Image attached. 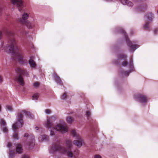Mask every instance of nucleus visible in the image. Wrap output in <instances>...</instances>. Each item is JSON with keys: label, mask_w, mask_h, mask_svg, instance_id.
<instances>
[{"label": "nucleus", "mask_w": 158, "mask_h": 158, "mask_svg": "<svg viewBox=\"0 0 158 158\" xmlns=\"http://www.w3.org/2000/svg\"><path fill=\"white\" fill-rule=\"evenodd\" d=\"M5 33L9 37L8 45L6 48H3L4 42L2 41L0 46L2 50H4L11 53L14 60H17L20 63L25 64L27 63V60L24 58L23 53L20 48L18 46L17 43L13 37L14 33L8 29L5 31Z\"/></svg>", "instance_id": "nucleus-1"}, {"label": "nucleus", "mask_w": 158, "mask_h": 158, "mask_svg": "<svg viewBox=\"0 0 158 158\" xmlns=\"http://www.w3.org/2000/svg\"><path fill=\"white\" fill-rule=\"evenodd\" d=\"M72 146V141L67 140L66 141L65 147L57 143L53 145L52 149L54 152L58 151L63 154H66L69 157L72 158L73 156L75 157V156L79 153V151L78 149H76L73 154L71 151Z\"/></svg>", "instance_id": "nucleus-2"}, {"label": "nucleus", "mask_w": 158, "mask_h": 158, "mask_svg": "<svg viewBox=\"0 0 158 158\" xmlns=\"http://www.w3.org/2000/svg\"><path fill=\"white\" fill-rule=\"evenodd\" d=\"M23 114L27 116L32 118L33 115L29 112L23 110L21 112L18 113L17 116V121L14 123L12 125V128H19L22 127L23 124Z\"/></svg>", "instance_id": "nucleus-3"}, {"label": "nucleus", "mask_w": 158, "mask_h": 158, "mask_svg": "<svg viewBox=\"0 0 158 158\" xmlns=\"http://www.w3.org/2000/svg\"><path fill=\"white\" fill-rule=\"evenodd\" d=\"M16 72L19 75L17 76L15 78V80L19 84L21 85H23L24 84V82L23 78L21 76V75H28V73L24 69L17 68L15 69Z\"/></svg>", "instance_id": "nucleus-4"}, {"label": "nucleus", "mask_w": 158, "mask_h": 158, "mask_svg": "<svg viewBox=\"0 0 158 158\" xmlns=\"http://www.w3.org/2000/svg\"><path fill=\"white\" fill-rule=\"evenodd\" d=\"M71 134L74 137H75L77 140H75L73 141V144H75L77 146L81 147L83 143V141L81 139V136L77 134L74 129L71 132Z\"/></svg>", "instance_id": "nucleus-5"}, {"label": "nucleus", "mask_w": 158, "mask_h": 158, "mask_svg": "<svg viewBox=\"0 0 158 158\" xmlns=\"http://www.w3.org/2000/svg\"><path fill=\"white\" fill-rule=\"evenodd\" d=\"M120 32L123 33L125 39L126 40L128 46L130 47L131 51H134L139 46L136 44H133L131 42L128 38L127 35L123 29H121L120 30Z\"/></svg>", "instance_id": "nucleus-6"}, {"label": "nucleus", "mask_w": 158, "mask_h": 158, "mask_svg": "<svg viewBox=\"0 0 158 158\" xmlns=\"http://www.w3.org/2000/svg\"><path fill=\"white\" fill-rule=\"evenodd\" d=\"M135 98L137 101L142 104L146 103L147 101V98L144 95L140 94H137L135 95Z\"/></svg>", "instance_id": "nucleus-7"}, {"label": "nucleus", "mask_w": 158, "mask_h": 158, "mask_svg": "<svg viewBox=\"0 0 158 158\" xmlns=\"http://www.w3.org/2000/svg\"><path fill=\"white\" fill-rule=\"evenodd\" d=\"M11 3L14 5H16L19 10L21 12L23 10V3L22 0H10Z\"/></svg>", "instance_id": "nucleus-8"}, {"label": "nucleus", "mask_w": 158, "mask_h": 158, "mask_svg": "<svg viewBox=\"0 0 158 158\" xmlns=\"http://www.w3.org/2000/svg\"><path fill=\"white\" fill-rule=\"evenodd\" d=\"M53 128H67V125L64 121L60 120L55 124Z\"/></svg>", "instance_id": "nucleus-9"}, {"label": "nucleus", "mask_w": 158, "mask_h": 158, "mask_svg": "<svg viewBox=\"0 0 158 158\" xmlns=\"http://www.w3.org/2000/svg\"><path fill=\"white\" fill-rule=\"evenodd\" d=\"M7 147L9 148V158H13L15 155L14 150L15 147L13 146L10 143H8L7 144Z\"/></svg>", "instance_id": "nucleus-10"}, {"label": "nucleus", "mask_w": 158, "mask_h": 158, "mask_svg": "<svg viewBox=\"0 0 158 158\" xmlns=\"http://www.w3.org/2000/svg\"><path fill=\"white\" fill-rule=\"evenodd\" d=\"M31 138V140L29 141L27 144L26 147L29 149H32L35 145L34 137L32 135H30Z\"/></svg>", "instance_id": "nucleus-11"}, {"label": "nucleus", "mask_w": 158, "mask_h": 158, "mask_svg": "<svg viewBox=\"0 0 158 158\" xmlns=\"http://www.w3.org/2000/svg\"><path fill=\"white\" fill-rule=\"evenodd\" d=\"M68 131V129H52L50 130V135L52 136L53 135L57 132L64 134L66 132Z\"/></svg>", "instance_id": "nucleus-12"}, {"label": "nucleus", "mask_w": 158, "mask_h": 158, "mask_svg": "<svg viewBox=\"0 0 158 158\" xmlns=\"http://www.w3.org/2000/svg\"><path fill=\"white\" fill-rule=\"evenodd\" d=\"M29 17V15L28 13H24L22 15V19H19L18 21L21 23H24L26 21Z\"/></svg>", "instance_id": "nucleus-13"}, {"label": "nucleus", "mask_w": 158, "mask_h": 158, "mask_svg": "<svg viewBox=\"0 0 158 158\" xmlns=\"http://www.w3.org/2000/svg\"><path fill=\"white\" fill-rule=\"evenodd\" d=\"M129 67L130 68V70L129 71H127L124 72V74L127 76H128L129 74L133 71V61L132 59L131 58L129 64L128 65Z\"/></svg>", "instance_id": "nucleus-14"}, {"label": "nucleus", "mask_w": 158, "mask_h": 158, "mask_svg": "<svg viewBox=\"0 0 158 158\" xmlns=\"http://www.w3.org/2000/svg\"><path fill=\"white\" fill-rule=\"evenodd\" d=\"M44 125L48 128H50L52 127L53 124L49 118H47L46 121L44 123Z\"/></svg>", "instance_id": "nucleus-15"}, {"label": "nucleus", "mask_w": 158, "mask_h": 158, "mask_svg": "<svg viewBox=\"0 0 158 158\" xmlns=\"http://www.w3.org/2000/svg\"><path fill=\"white\" fill-rule=\"evenodd\" d=\"M15 150L16 153L19 154H21L23 152V149L22 146L19 144H17L15 145Z\"/></svg>", "instance_id": "nucleus-16"}, {"label": "nucleus", "mask_w": 158, "mask_h": 158, "mask_svg": "<svg viewBox=\"0 0 158 158\" xmlns=\"http://www.w3.org/2000/svg\"><path fill=\"white\" fill-rule=\"evenodd\" d=\"M52 76L53 79H54L55 81L58 84L60 85H62V83L61 80L60 78L57 76L56 73H54L53 74Z\"/></svg>", "instance_id": "nucleus-17"}, {"label": "nucleus", "mask_w": 158, "mask_h": 158, "mask_svg": "<svg viewBox=\"0 0 158 158\" xmlns=\"http://www.w3.org/2000/svg\"><path fill=\"white\" fill-rule=\"evenodd\" d=\"M146 17L148 20L150 22H152L154 18V15L152 13L149 12L146 14Z\"/></svg>", "instance_id": "nucleus-18"}, {"label": "nucleus", "mask_w": 158, "mask_h": 158, "mask_svg": "<svg viewBox=\"0 0 158 158\" xmlns=\"http://www.w3.org/2000/svg\"><path fill=\"white\" fill-rule=\"evenodd\" d=\"M121 3L124 5H127L129 6H132L133 5V3L127 0H121Z\"/></svg>", "instance_id": "nucleus-19"}, {"label": "nucleus", "mask_w": 158, "mask_h": 158, "mask_svg": "<svg viewBox=\"0 0 158 158\" xmlns=\"http://www.w3.org/2000/svg\"><path fill=\"white\" fill-rule=\"evenodd\" d=\"M28 62L31 67L32 68L35 69L36 67V64L35 61L31 58L29 60Z\"/></svg>", "instance_id": "nucleus-20"}, {"label": "nucleus", "mask_w": 158, "mask_h": 158, "mask_svg": "<svg viewBox=\"0 0 158 158\" xmlns=\"http://www.w3.org/2000/svg\"><path fill=\"white\" fill-rule=\"evenodd\" d=\"M48 136L46 135H42L40 136L39 138V140L40 141L43 142L47 140L48 139Z\"/></svg>", "instance_id": "nucleus-21"}, {"label": "nucleus", "mask_w": 158, "mask_h": 158, "mask_svg": "<svg viewBox=\"0 0 158 158\" xmlns=\"http://www.w3.org/2000/svg\"><path fill=\"white\" fill-rule=\"evenodd\" d=\"M150 22H149L147 21H146L143 26L144 29L147 30H148L150 28Z\"/></svg>", "instance_id": "nucleus-22"}, {"label": "nucleus", "mask_w": 158, "mask_h": 158, "mask_svg": "<svg viewBox=\"0 0 158 158\" xmlns=\"http://www.w3.org/2000/svg\"><path fill=\"white\" fill-rule=\"evenodd\" d=\"M67 122L71 124L74 121V118L70 116H68L66 118Z\"/></svg>", "instance_id": "nucleus-23"}, {"label": "nucleus", "mask_w": 158, "mask_h": 158, "mask_svg": "<svg viewBox=\"0 0 158 158\" xmlns=\"http://www.w3.org/2000/svg\"><path fill=\"white\" fill-rule=\"evenodd\" d=\"M1 126L3 128H6V123L4 120L1 119L0 122Z\"/></svg>", "instance_id": "nucleus-24"}, {"label": "nucleus", "mask_w": 158, "mask_h": 158, "mask_svg": "<svg viewBox=\"0 0 158 158\" xmlns=\"http://www.w3.org/2000/svg\"><path fill=\"white\" fill-rule=\"evenodd\" d=\"M22 23L23 24H25L27 27L29 28H31L33 27V26L31 25L30 22L28 21V20L26 21L24 23Z\"/></svg>", "instance_id": "nucleus-25"}, {"label": "nucleus", "mask_w": 158, "mask_h": 158, "mask_svg": "<svg viewBox=\"0 0 158 158\" xmlns=\"http://www.w3.org/2000/svg\"><path fill=\"white\" fill-rule=\"evenodd\" d=\"M127 57V56L124 54H122L119 55L118 56V60H121L122 59L125 60Z\"/></svg>", "instance_id": "nucleus-26"}, {"label": "nucleus", "mask_w": 158, "mask_h": 158, "mask_svg": "<svg viewBox=\"0 0 158 158\" xmlns=\"http://www.w3.org/2000/svg\"><path fill=\"white\" fill-rule=\"evenodd\" d=\"M14 134L13 136V139L15 140L18 139H19V137H18L17 132H16L15 130H14Z\"/></svg>", "instance_id": "nucleus-27"}, {"label": "nucleus", "mask_w": 158, "mask_h": 158, "mask_svg": "<svg viewBox=\"0 0 158 158\" xmlns=\"http://www.w3.org/2000/svg\"><path fill=\"white\" fill-rule=\"evenodd\" d=\"M39 97L38 94H35L32 96V99L33 100H37Z\"/></svg>", "instance_id": "nucleus-28"}, {"label": "nucleus", "mask_w": 158, "mask_h": 158, "mask_svg": "<svg viewBox=\"0 0 158 158\" xmlns=\"http://www.w3.org/2000/svg\"><path fill=\"white\" fill-rule=\"evenodd\" d=\"M6 110L10 111H13V109L11 106L7 105H6Z\"/></svg>", "instance_id": "nucleus-29"}, {"label": "nucleus", "mask_w": 158, "mask_h": 158, "mask_svg": "<svg viewBox=\"0 0 158 158\" xmlns=\"http://www.w3.org/2000/svg\"><path fill=\"white\" fill-rule=\"evenodd\" d=\"M85 115L87 117V119H89V118L91 115L90 112L89 111H88L86 112Z\"/></svg>", "instance_id": "nucleus-30"}, {"label": "nucleus", "mask_w": 158, "mask_h": 158, "mask_svg": "<svg viewBox=\"0 0 158 158\" xmlns=\"http://www.w3.org/2000/svg\"><path fill=\"white\" fill-rule=\"evenodd\" d=\"M143 6H140L138 7L136 9V10L138 11H141L143 9Z\"/></svg>", "instance_id": "nucleus-31"}, {"label": "nucleus", "mask_w": 158, "mask_h": 158, "mask_svg": "<svg viewBox=\"0 0 158 158\" xmlns=\"http://www.w3.org/2000/svg\"><path fill=\"white\" fill-rule=\"evenodd\" d=\"M40 83L38 82H36L33 84V85L35 88H37L39 87Z\"/></svg>", "instance_id": "nucleus-32"}, {"label": "nucleus", "mask_w": 158, "mask_h": 158, "mask_svg": "<svg viewBox=\"0 0 158 158\" xmlns=\"http://www.w3.org/2000/svg\"><path fill=\"white\" fill-rule=\"evenodd\" d=\"M67 97V93H65L64 94L61 96V98L62 99H65Z\"/></svg>", "instance_id": "nucleus-33"}, {"label": "nucleus", "mask_w": 158, "mask_h": 158, "mask_svg": "<svg viewBox=\"0 0 158 158\" xmlns=\"http://www.w3.org/2000/svg\"><path fill=\"white\" fill-rule=\"evenodd\" d=\"M45 112L47 114H50L51 113V111L49 109H46Z\"/></svg>", "instance_id": "nucleus-34"}, {"label": "nucleus", "mask_w": 158, "mask_h": 158, "mask_svg": "<svg viewBox=\"0 0 158 158\" xmlns=\"http://www.w3.org/2000/svg\"><path fill=\"white\" fill-rule=\"evenodd\" d=\"M21 158H29V156L27 155L24 154L22 156Z\"/></svg>", "instance_id": "nucleus-35"}, {"label": "nucleus", "mask_w": 158, "mask_h": 158, "mask_svg": "<svg viewBox=\"0 0 158 158\" xmlns=\"http://www.w3.org/2000/svg\"><path fill=\"white\" fill-rule=\"evenodd\" d=\"M128 64L127 62V61H124L122 64V65L124 66H126Z\"/></svg>", "instance_id": "nucleus-36"}, {"label": "nucleus", "mask_w": 158, "mask_h": 158, "mask_svg": "<svg viewBox=\"0 0 158 158\" xmlns=\"http://www.w3.org/2000/svg\"><path fill=\"white\" fill-rule=\"evenodd\" d=\"M2 131L3 133H6L8 132V129H2Z\"/></svg>", "instance_id": "nucleus-37"}, {"label": "nucleus", "mask_w": 158, "mask_h": 158, "mask_svg": "<svg viewBox=\"0 0 158 158\" xmlns=\"http://www.w3.org/2000/svg\"><path fill=\"white\" fill-rule=\"evenodd\" d=\"M94 158H101V157L99 155H95L94 156Z\"/></svg>", "instance_id": "nucleus-38"}, {"label": "nucleus", "mask_w": 158, "mask_h": 158, "mask_svg": "<svg viewBox=\"0 0 158 158\" xmlns=\"http://www.w3.org/2000/svg\"><path fill=\"white\" fill-rule=\"evenodd\" d=\"M154 31L155 34H156L158 32V28L155 29Z\"/></svg>", "instance_id": "nucleus-39"}, {"label": "nucleus", "mask_w": 158, "mask_h": 158, "mask_svg": "<svg viewBox=\"0 0 158 158\" xmlns=\"http://www.w3.org/2000/svg\"><path fill=\"white\" fill-rule=\"evenodd\" d=\"M3 81V80L2 77L0 76V83H1Z\"/></svg>", "instance_id": "nucleus-40"}, {"label": "nucleus", "mask_w": 158, "mask_h": 158, "mask_svg": "<svg viewBox=\"0 0 158 158\" xmlns=\"http://www.w3.org/2000/svg\"><path fill=\"white\" fill-rule=\"evenodd\" d=\"M28 136H29V135H28V134L27 133H25L24 135V136L25 137H27Z\"/></svg>", "instance_id": "nucleus-41"}, {"label": "nucleus", "mask_w": 158, "mask_h": 158, "mask_svg": "<svg viewBox=\"0 0 158 158\" xmlns=\"http://www.w3.org/2000/svg\"><path fill=\"white\" fill-rule=\"evenodd\" d=\"M2 8L0 7V15H1L2 14Z\"/></svg>", "instance_id": "nucleus-42"}, {"label": "nucleus", "mask_w": 158, "mask_h": 158, "mask_svg": "<svg viewBox=\"0 0 158 158\" xmlns=\"http://www.w3.org/2000/svg\"><path fill=\"white\" fill-rule=\"evenodd\" d=\"M50 118H56V116H51L50 117Z\"/></svg>", "instance_id": "nucleus-43"}, {"label": "nucleus", "mask_w": 158, "mask_h": 158, "mask_svg": "<svg viewBox=\"0 0 158 158\" xmlns=\"http://www.w3.org/2000/svg\"><path fill=\"white\" fill-rule=\"evenodd\" d=\"M2 36V33L1 31H0V39L1 38Z\"/></svg>", "instance_id": "nucleus-44"}, {"label": "nucleus", "mask_w": 158, "mask_h": 158, "mask_svg": "<svg viewBox=\"0 0 158 158\" xmlns=\"http://www.w3.org/2000/svg\"><path fill=\"white\" fill-rule=\"evenodd\" d=\"M1 111V105L0 104V112Z\"/></svg>", "instance_id": "nucleus-45"}, {"label": "nucleus", "mask_w": 158, "mask_h": 158, "mask_svg": "<svg viewBox=\"0 0 158 158\" xmlns=\"http://www.w3.org/2000/svg\"><path fill=\"white\" fill-rule=\"evenodd\" d=\"M35 128H39V127H38L37 126H36L35 127Z\"/></svg>", "instance_id": "nucleus-46"}, {"label": "nucleus", "mask_w": 158, "mask_h": 158, "mask_svg": "<svg viewBox=\"0 0 158 158\" xmlns=\"http://www.w3.org/2000/svg\"><path fill=\"white\" fill-rule=\"evenodd\" d=\"M115 64H118V63H115Z\"/></svg>", "instance_id": "nucleus-47"}, {"label": "nucleus", "mask_w": 158, "mask_h": 158, "mask_svg": "<svg viewBox=\"0 0 158 158\" xmlns=\"http://www.w3.org/2000/svg\"><path fill=\"white\" fill-rule=\"evenodd\" d=\"M106 0V1H110V0Z\"/></svg>", "instance_id": "nucleus-48"}, {"label": "nucleus", "mask_w": 158, "mask_h": 158, "mask_svg": "<svg viewBox=\"0 0 158 158\" xmlns=\"http://www.w3.org/2000/svg\"><path fill=\"white\" fill-rule=\"evenodd\" d=\"M157 13L158 14V10L157 11Z\"/></svg>", "instance_id": "nucleus-49"}, {"label": "nucleus", "mask_w": 158, "mask_h": 158, "mask_svg": "<svg viewBox=\"0 0 158 158\" xmlns=\"http://www.w3.org/2000/svg\"><path fill=\"white\" fill-rule=\"evenodd\" d=\"M145 6V8H146V7H147V6Z\"/></svg>", "instance_id": "nucleus-50"}]
</instances>
